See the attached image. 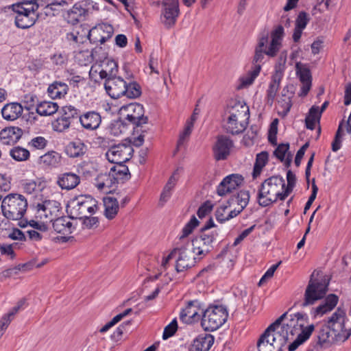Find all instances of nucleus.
<instances>
[{"label": "nucleus", "mask_w": 351, "mask_h": 351, "mask_svg": "<svg viewBox=\"0 0 351 351\" xmlns=\"http://www.w3.org/2000/svg\"><path fill=\"white\" fill-rule=\"evenodd\" d=\"M308 317L298 313L287 317V313L282 314L274 323L271 324L260 337L257 342L258 351H282L286 343L296 339L289 345V351H295L301 344L309 339L315 329L313 324L306 325Z\"/></svg>", "instance_id": "1"}, {"label": "nucleus", "mask_w": 351, "mask_h": 351, "mask_svg": "<svg viewBox=\"0 0 351 351\" xmlns=\"http://www.w3.org/2000/svg\"><path fill=\"white\" fill-rule=\"evenodd\" d=\"M249 117V108L246 105L230 101L224 110L223 127L228 133L240 134L245 130Z\"/></svg>", "instance_id": "2"}, {"label": "nucleus", "mask_w": 351, "mask_h": 351, "mask_svg": "<svg viewBox=\"0 0 351 351\" xmlns=\"http://www.w3.org/2000/svg\"><path fill=\"white\" fill-rule=\"evenodd\" d=\"M284 36V27L279 25L271 32L270 40H269L267 35L260 37L255 47L253 59L254 66L261 65V63L264 62L265 56L269 58L275 57L282 47Z\"/></svg>", "instance_id": "3"}, {"label": "nucleus", "mask_w": 351, "mask_h": 351, "mask_svg": "<svg viewBox=\"0 0 351 351\" xmlns=\"http://www.w3.org/2000/svg\"><path fill=\"white\" fill-rule=\"evenodd\" d=\"M289 194L285 189V181L280 176H271L266 179L260 186L257 195L258 204L266 207L277 200L285 199Z\"/></svg>", "instance_id": "4"}, {"label": "nucleus", "mask_w": 351, "mask_h": 351, "mask_svg": "<svg viewBox=\"0 0 351 351\" xmlns=\"http://www.w3.org/2000/svg\"><path fill=\"white\" fill-rule=\"evenodd\" d=\"M38 5L34 0H22L18 3L13 4L12 10L16 13V25L21 29L32 26L38 17Z\"/></svg>", "instance_id": "5"}, {"label": "nucleus", "mask_w": 351, "mask_h": 351, "mask_svg": "<svg viewBox=\"0 0 351 351\" xmlns=\"http://www.w3.org/2000/svg\"><path fill=\"white\" fill-rule=\"evenodd\" d=\"M27 207V199L20 194L11 193L6 195L1 203L3 215L12 220L21 219Z\"/></svg>", "instance_id": "6"}, {"label": "nucleus", "mask_w": 351, "mask_h": 351, "mask_svg": "<svg viewBox=\"0 0 351 351\" xmlns=\"http://www.w3.org/2000/svg\"><path fill=\"white\" fill-rule=\"evenodd\" d=\"M228 313L223 306H213L205 309L201 325L206 331H214L219 328L227 320Z\"/></svg>", "instance_id": "7"}, {"label": "nucleus", "mask_w": 351, "mask_h": 351, "mask_svg": "<svg viewBox=\"0 0 351 351\" xmlns=\"http://www.w3.org/2000/svg\"><path fill=\"white\" fill-rule=\"evenodd\" d=\"M329 281L326 278H313V274L306 288L302 306L314 304L324 298L328 291Z\"/></svg>", "instance_id": "8"}, {"label": "nucleus", "mask_w": 351, "mask_h": 351, "mask_svg": "<svg viewBox=\"0 0 351 351\" xmlns=\"http://www.w3.org/2000/svg\"><path fill=\"white\" fill-rule=\"evenodd\" d=\"M98 207L95 199L90 196H80L72 199L68 205L72 219H82L88 214H94Z\"/></svg>", "instance_id": "9"}, {"label": "nucleus", "mask_w": 351, "mask_h": 351, "mask_svg": "<svg viewBox=\"0 0 351 351\" xmlns=\"http://www.w3.org/2000/svg\"><path fill=\"white\" fill-rule=\"evenodd\" d=\"M217 237V232L202 231L199 235L192 240L193 252L197 256V259H201L211 250L213 243Z\"/></svg>", "instance_id": "10"}, {"label": "nucleus", "mask_w": 351, "mask_h": 351, "mask_svg": "<svg viewBox=\"0 0 351 351\" xmlns=\"http://www.w3.org/2000/svg\"><path fill=\"white\" fill-rule=\"evenodd\" d=\"M60 204L52 199H45L35 206V217L40 221L52 222L60 212Z\"/></svg>", "instance_id": "11"}, {"label": "nucleus", "mask_w": 351, "mask_h": 351, "mask_svg": "<svg viewBox=\"0 0 351 351\" xmlns=\"http://www.w3.org/2000/svg\"><path fill=\"white\" fill-rule=\"evenodd\" d=\"M144 112L143 105L138 103H130L121 106L119 109L120 114L136 126L147 123V118L144 116Z\"/></svg>", "instance_id": "12"}, {"label": "nucleus", "mask_w": 351, "mask_h": 351, "mask_svg": "<svg viewBox=\"0 0 351 351\" xmlns=\"http://www.w3.org/2000/svg\"><path fill=\"white\" fill-rule=\"evenodd\" d=\"M204 308L202 303L198 300L188 302L186 306L182 309L180 313V319L186 324H193L202 320Z\"/></svg>", "instance_id": "13"}, {"label": "nucleus", "mask_w": 351, "mask_h": 351, "mask_svg": "<svg viewBox=\"0 0 351 351\" xmlns=\"http://www.w3.org/2000/svg\"><path fill=\"white\" fill-rule=\"evenodd\" d=\"M161 21L167 27H171L180 14L178 0H162Z\"/></svg>", "instance_id": "14"}, {"label": "nucleus", "mask_w": 351, "mask_h": 351, "mask_svg": "<svg viewBox=\"0 0 351 351\" xmlns=\"http://www.w3.org/2000/svg\"><path fill=\"white\" fill-rule=\"evenodd\" d=\"M133 149L130 145L119 144L112 146L106 156L109 162L114 164L124 163L132 156Z\"/></svg>", "instance_id": "15"}, {"label": "nucleus", "mask_w": 351, "mask_h": 351, "mask_svg": "<svg viewBox=\"0 0 351 351\" xmlns=\"http://www.w3.org/2000/svg\"><path fill=\"white\" fill-rule=\"evenodd\" d=\"M176 252V269L177 271L181 272L185 269L194 265L195 260L197 258V256H195V254L193 252V250H191L185 247H178L173 250Z\"/></svg>", "instance_id": "16"}, {"label": "nucleus", "mask_w": 351, "mask_h": 351, "mask_svg": "<svg viewBox=\"0 0 351 351\" xmlns=\"http://www.w3.org/2000/svg\"><path fill=\"white\" fill-rule=\"evenodd\" d=\"M295 72L301 82L299 96L305 97L309 92L312 85V76L308 66L306 64L298 62L295 64Z\"/></svg>", "instance_id": "17"}, {"label": "nucleus", "mask_w": 351, "mask_h": 351, "mask_svg": "<svg viewBox=\"0 0 351 351\" xmlns=\"http://www.w3.org/2000/svg\"><path fill=\"white\" fill-rule=\"evenodd\" d=\"M233 147L232 141L224 135L219 136L213 147V156L216 160L227 159Z\"/></svg>", "instance_id": "18"}, {"label": "nucleus", "mask_w": 351, "mask_h": 351, "mask_svg": "<svg viewBox=\"0 0 351 351\" xmlns=\"http://www.w3.org/2000/svg\"><path fill=\"white\" fill-rule=\"evenodd\" d=\"M113 34V27L110 25L102 24L88 31V38L90 42L105 43Z\"/></svg>", "instance_id": "19"}, {"label": "nucleus", "mask_w": 351, "mask_h": 351, "mask_svg": "<svg viewBox=\"0 0 351 351\" xmlns=\"http://www.w3.org/2000/svg\"><path fill=\"white\" fill-rule=\"evenodd\" d=\"M243 182L239 174H230L223 179L217 186V192L220 196L226 195L239 188Z\"/></svg>", "instance_id": "20"}, {"label": "nucleus", "mask_w": 351, "mask_h": 351, "mask_svg": "<svg viewBox=\"0 0 351 351\" xmlns=\"http://www.w3.org/2000/svg\"><path fill=\"white\" fill-rule=\"evenodd\" d=\"M284 75V68L281 64L275 66V71L271 76V81L267 90L266 100L271 105L278 91L281 80Z\"/></svg>", "instance_id": "21"}, {"label": "nucleus", "mask_w": 351, "mask_h": 351, "mask_svg": "<svg viewBox=\"0 0 351 351\" xmlns=\"http://www.w3.org/2000/svg\"><path fill=\"white\" fill-rule=\"evenodd\" d=\"M104 84L106 93L113 99L123 96L125 90L126 82L120 77H114L106 80Z\"/></svg>", "instance_id": "22"}, {"label": "nucleus", "mask_w": 351, "mask_h": 351, "mask_svg": "<svg viewBox=\"0 0 351 351\" xmlns=\"http://www.w3.org/2000/svg\"><path fill=\"white\" fill-rule=\"evenodd\" d=\"M346 313L341 308H338L328 318L327 325L332 328L335 336H338L345 330Z\"/></svg>", "instance_id": "23"}, {"label": "nucleus", "mask_w": 351, "mask_h": 351, "mask_svg": "<svg viewBox=\"0 0 351 351\" xmlns=\"http://www.w3.org/2000/svg\"><path fill=\"white\" fill-rule=\"evenodd\" d=\"M339 302V298L335 294H329L325 300L317 307L313 308L311 314L314 317H322L332 311Z\"/></svg>", "instance_id": "24"}, {"label": "nucleus", "mask_w": 351, "mask_h": 351, "mask_svg": "<svg viewBox=\"0 0 351 351\" xmlns=\"http://www.w3.org/2000/svg\"><path fill=\"white\" fill-rule=\"evenodd\" d=\"M108 178L111 184L124 182L130 178L128 167L123 163L116 164L110 168Z\"/></svg>", "instance_id": "25"}, {"label": "nucleus", "mask_w": 351, "mask_h": 351, "mask_svg": "<svg viewBox=\"0 0 351 351\" xmlns=\"http://www.w3.org/2000/svg\"><path fill=\"white\" fill-rule=\"evenodd\" d=\"M81 125L88 130H94L98 128L101 122V117L95 111L86 112L79 117Z\"/></svg>", "instance_id": "26"}, {"label": "nucleus", "mask_w": 351, "mask_h": 351, "mask_svg": "<svg viewBox=\"0 0 351 351\" xmlns=\"http://www.w3.org/2000/svg\"><path fill=\"white\" fill-rule=\"evenodd\" d=\"M23 132L19 127H8L0 132V141L3 145H10L17 143Z\"/></svg>", "instance_id": "27"}, {"label": "nucleus", "mask_w": 351, "mask_h": 351, "mask_svg": "<svg viewBox=\"0 0 351 351\" xmlns=\"http://www.w3.org/2000/svg\"><path fill=\"white\" fill-rule=\"evenodd\" d=\"M56 183L61 189L70 191L80 183V177L72 172L61 173L58 176Z\"/></svg>", "instance_id": "28"}, {"label": "nucleus", "mask_w": 351, "mask_h": 351, "mask_svg": "<svg viewBox=\"0 0 351 351\" xmlns=\"http://www.w3.org/2000/svg\"><path fill=\"white\" fill-rule=\"evenodd\" d=\"M214 343V337L210 334H201L193 339L189 351H208Z\"/></svg>", "instance_id": "29"}, {"label": "nucleus", "mask_w": 351, "mask_h": 351, "mask_svg": "<svg viewBox=\"0 0 351 351\" xmlns=\"http://www.w3.org/2000/svg\"><path fill=\"white\" fill-rule=\"evenodd\" d=\"M53 222V230L59 234L69 235L71 234L76 228L75 224L73 221V219L66 217H58L54 219Z\"/></svg>", "instance_id": "30"}, {"label": "nucleus", "mask_w": 351, "mask_h": 351, "mask_svg": "<svg viewBox=\"0 0 351 351\" xmlns=\"http://www.w3.org/2000/svg\"><path fill=\"white\" fill-rule=\"evenodd\" d=\"M23 112V108L18 102L5 104L1 109V114L5 120L13 121L19 118Z\"/></svg>", "instance_id": "31"}, {"label": "nucleus", "mask_w": 351, "mask_h": 351, "mask_svg": "<svg viewBox=\"0 0 351 351\" xmlns=\"http://www.w3.org/2000/svg\"><path fill=\"white\" fill-rule=\"evenodd\" d=\"M86 16L81 2L76 3L73 8L67 11L64 19L68 23L75 25L83 20Z\"/></svg>", "instance_id": "32"}, {"label": "nucleus", "mask_w": 351, "mask_h": 351, "mask_svg": "<svg viewBox=\"0 0 351 351\" xmlns=\"http://www.w3.org/2000/svg\"><path fill=\"white\" fill-rule=\"evenodd\" d=\"M86 145L80 139L70 142L65 148L66 154L70 158L81 157L86 154Z\"/></svg>", "instance_id": "33"}, {"label": "nucleus", "mask_w": 351, "mask_h": 351, "mask_svg": "<svg viewBox=\"0 0 351 351\" xmlns=\"http://www.w3.org/2000/svg\"><path fill=\"white\" fill-rule=\"evenodd\" d=\"M68 90V85L66 83L58 81L53 82L47 88L48 95L52 99L64 97L67 94Z\"/></svg>", "instance_id": "34"}, {"label": "nucleus", "mask_w": 351, "mask_h": 351, "mask_svg": "<svg viewBox=\"0 0 351 351\" xmlns=\"http://www.w3.org/2000/svg\"><path fill=\"white\" fill-rule=\"evenodd\" d=\"M289 144L281 143L274 152V156L288 167L292 161V154L289 152Z\"/></svg>", "instance_id": "35"}, {"label": "nucleus", "mask_w": 351, "mask_h": 351, "mask_svg": "<svg viewBox=\"0 0 351 351\" xmlns=\"http://www.w3.org/2000/svg\"><path fill=\"white\" fill-rule=\"evenodd\" d=\"M104 215L108 219H114L119 210V202L116 198L112 197H106L104 199Z\"/></svg>", "instance_id": "36"}, {"label": "nucleus", "mask_w": 351, "mask_h": 351, "mask_svg": "<svg viewBox=\"0 0 351 351\" xmlns=\"http://www.w3.org/2000/svg\"><path fill=\"white\" fill-rule=\"evenodd\" d=\"M61 156L56 152L51 151L40 157L39 162L45 167L53 168L59 165Z\"/></svg>", "instance_id": "37"}, {"label": "nucleus", "mask_w": 351, "mask_h": 351, "mask_svg": "<svg viewBox=\"0 0 351 351\" xmlns=\"http://www.w3.org/2000/svg\"><path fill=\"white\" fill-rule=\"evenodd\" d=\"M118 71L117 63L113 60H107L102 64V69L99 73V77L102 80H108L110 77H117Z\"/></svg>", "instance_id": "38"}, {"label": "nucleus", "mask_w": 351, "mask_h": 351, "mask_svg": "<svg viewBox=\"0 0 351 351\" xmlns=\"http://www.w3.org/2000/svg\"><path fill=\"white\" fill-rule=\"evenodd\" d=\"M269 160V154L267 152H261L256 154V160L254 165L252 177L254 179L258 177Z\"/></svg>", "instance_id": "39"}, {"label": "nucleus", "mask_w": 351, "mask_h": 351, "mask_svg": "<svg viewBox=\"0 0 351 351\" xmlns=\"http://www.w3.org/2000/svg\"><path fill=\"white\" fill-rule=\"evenodd\" d=\"M261 70V65L256 64L253 66L252 70L250 71L246 75L240 77V85L239 88H243L252 85L258 77Z\"/></svg>", "instance_id": "40"}, {"label": "nucleus", "mask_w": 351, "mask_h": 351, "mask_svg": "<svg viewBox=\"0 0 351 351\" xmlns=\"http://www.w3.org/2000/svg\"><path fill=\"white\" fill-rule=\"evenodd\" d=\"M58 105L56 102L43 101L36 106V112L41 116H51L58 110Z\"/></svg>", "instance_id": "41"}, {"label": "nucleus", "mask_w": 351, "mask_h": 351, "mask_svg": "<svg viewBox=\"0 0 351 351\" xmlns=\"http://www.w3.org/2000/svg\"><path fill=\"white\" fill-rule=\"evenodd\" d=\"M331 331H332V328L327 324L322 326L317 334V343L319 346H328L334 341V337Z\"/></svg>", "instance_id": "42"}, {"label": "nucleus", "mask_w": 351, "mask_h": 351, "mask_svg": "<svg viewBox=\"0 0 351 351\" xmlns=\"http://www.w3.org/2000/svg\"><path fill=\"white\" fill-rule=\"evenodd\" d=\"M321 116L320 112L319 111V106H313L308 112V114L306 116L305 122L306 126L309 130H314L316 124L319 123Z\"/></svg>", "instance_id": "43"}, {"label": "nucleus", "mask_w": 351, "mask_h": 351, "mask_svg": "<svg viewBox=\"0 0 351 351\" xmlns=\"http://www.w3.org/2000/svg\"><path fill=\"white\" fill-rule=\"evenodd\" d=\"M84 39L85 36L82 34H80L79 32L77 30L67 33L65 36V40L73 49L77 48L79 44L83 43Z\"/></svg>", "instance_id": "44"}, {"label": "nucleus", "mask_w": 351, "mask_h": 351, "mask_svg": "<svg viewBox=\"0 0 351 351\" xmlns=\"http://www.w3.org/2000/svg\"><path fill=\"white\" fill-rule=\"evenodd\" d=\"M60 114L67 121L71 124L74 120L79 118V111L72 106H65L62 108Z\"/></svg>", "instance_id": "45"}, {"label": "nucleus", "mask_w": 351, "mask_h": 351, "mask_svg": "<svg viewBox=\"0 0 351 351\" xmlns=\"http://www.w3.org/2000/svg\"><path fill=\"white\" fill-rule=\"evenodd\" d=\"M198 220L195 217H192L190 221L182 228L181 234L179 236V240L184 243L186 238L192 233L194 228L198 226Z\"/></svg>", "instance_id": "46"}, {"label": "nucleus", "mask_w": 351, "mask_h": 351, "mask_svg": "<svg viewBox=\"0 0 351 351\" xmlns=\"http://www.w3.org/2000/svg\"><path fill=\"white\" fill-rule=\"evenodd\" d=\"M125 90L123 93V96H126L128 98L134 99L137 98L141 95V88L139 85L136 82H127Z\"/></svg>", "instance_id": "47"}, {"label": "nucleus", "mask_w": 351, "mask_h": 351, "mask_svg": "<svg viewBox=\"0 0 351 351\" xmlns=\"http://www.w3.org/2000/svg\"><path fill=\"white\" fill-rule=\"evenodd\" d=\"M10 156L16 161H25L29 157V152L21 147H15L10 151Z\"/></svg>", "instance_id": "48"}, {"label": "nucleus", "mask_w": 351, "mask_h": 351, "mask_svg": "<svg viewBox=\"0 0 351 351\" xmlns=\"http://www.w3.org/2000/svg\"><path fill=\"white\" fill-rule=\"evenodd\" d=\"M95 51H90L89 50H84L80 51L75 56V59L80 65H88L90 64L94 60Z\"/></svg>", "instance_id": "49"}, {"label": "nucleus", "mask_w": 351, "mask_h": 351, "mask_svg": "<svg viewBox=\"0 0 351 351\" xmlns=\"http://www.w3.org/2000/svg\"><path fill=\"white\" fill-rule=\"evenodd\" d=\"M250 193L247 191H241L233 201L237 204L240 210H243L248 204Z\"/></svg>", "instance_id": "50"}, {"label": "nucleus", "mask_w": 351, "mask_h": 351, "mask_svg": "<svg viewBox=\"0 0 351 351\" xmlns=\"http://www.w3.org/2000/svg\"><path fill=\"white\" fill-rule=\"evenodd\" d=\"M71 125L70 122L60 115L52 123V128L54 131L64 132L70 128Z\"/></svg>", "instance_id": "51"}, {"label": "nucleus", "mask_w": 351, "mask_h": 351, "mask_svg": "<svg viewBox=\"0 0 351 351\" xmlns=\"http://www.w3.org/2000/svg\"><path fill=\"white\" fill-rule=\"evenodd\" d=\"M343 121H342L339 123L337 131L336 132V134H335V138L332 143V150L335 152L339 150L341 147L342 137L343 135Z\"/></svg>", "instance_id": "52"}, {"label": "nucleus", "mask_w": 351, "mask_h": 351, "mask_svg": "<svg viewBox=\"0 0 351 351\" xmlns=\"http://www.w3.org/2000/svg\"><path fill=\"white\" fill-rule=\"evenodd\" d=\"M127 130V125L121 120H117L110 124V133L114 136H119Z\"/></svg>", "instance_id": "53"}, {"label": "nucleus", "mask_w": 351, "mask_h": 351, "mask_svg": "<svg viewBox=\"0 0 351 351\" xmlns=\"http://www.w3.org/2000/svg\"><path fill=\"white\" fill-rule=\"evenodd\" d=\"M178 330V322L176 319H173L168 325H167L162 333V339L167 340L171 337Z\"/></svg>", "instance_id": "54"}, {"label": "nucleus", "mask_w": 351, "mask_h": 351, "mask_svg": "<svg viewBox=\"0 0 351 351\" xmlns=\"http://www.w3.org/2000/svg\"><path fill=\"white\" fill-rule=\"evenodd\" d=\"M278 122L277 119H274L269 127L268 140L273 145H276L277 142Z\"/></svg>", "instance_id": "55"}, {"label": "nucleus", "mask_w": 351, "mask_h": 351, "mask_svg": "<svg viewBox=\"0 0 351 351\" xmlns=\"http://www.w3.org/2000/svg\"><path fill=\"white\" fill-rule=\"evenodd\" d=\"M47 144V141L43 136H36L33 138L29 143V146L38 149H44Z\"/></svg>", "instance_id": "56"}, {"label": "nucleus", "mask_w": 351, "mask_h": 351, "mask_svg": "<svg viewBox=\"0 0 351 351\" xmlns=\"http://www.w3.org/2000/svg\"><path fill=\"white\" fill-rule=\"evenodd\" d=\"M81 3L84 8L86 16L94 10H99V8L97 3L90 0H86L81 1Z\"/></svg>", "instance_id": "57"}, {"label": "nucleus", "mask_w": 351, "mask_h": 351, "mask_svg": "<svg viewBox=\"0 0 351 351\" xmlns=\"http://www.w3.org/2000/svg\"><path fill=\"white\" fill-rule=\"evenodd\" d=\"M308 22V18L306 12H302L298 16L295 21V27L304 29Z\"/></svg>", "instance_id": "58"}, {"label": "nucleus", "mask_w": 351, "mask_h": 351, "mask_svg": "<svg viewBox=\"0 0 351 351\" xmlns=\"http://www.w3.org/2000/svg\"><path fill=\"white\" fill-rule=\"evenodd\" d=\"M47 223L49 222L44 221H37L34 220H31L29 221V226L34 228L37 231L38 230L41 232H45L49 229Z\"/></svg>", "instance_id": "59"}, {"label": "nucleus", "mask_w": 351, "mask_h": 351, "mask_svg": "<svg viewBox=\"0 0 351 351\" xmlns=\"http://www.w3.org/2000/svg\"><path fill=\"white\" fill-rule=\"evenodd\" d=\"M52 62L58 66H62L67 61V56L64 53H56L51 58Z\"/></svg>", "instance_id": "60"}, {"label": "nucleus", "mask_w": 351, "mask_h": 351, "mask_svg": "<svg viewBox=\"0 0 351 351\" xmlns=\"http://www.w3.org/2000/svg\"><path fill=\"white\" fill-rule=\"evenodd\" d=\"M212 205L210 202L204 203L197 210V215L199 218L204 217L212 210Z\"/></svg>", "instance_id": "61"}, {"label": "nucleus", "mask_w": 351, "mask_h": 351, "mask_svg": "<svg viewBox=\"0 0 351 351\" xmlns=\"http://www.w3.org/2000/svg\"><path fill=\"white\" fill-rule=\"evenodd\" d=\"M83 218V224L86 228L88 229L92 228L94 226H97L99 222L97 217H88L86 215V217H84Z\"/></svg>", "instance_id": "62"}, {"label": "nucleus", "mask_w": 351, "mask_h": 351, "mask_svg": "<svg viewBox=\"0 0 351 351\" xmlns=\"http://www.w3.org/2000/svg\"><path fill=\"white\" fill-rule=\"evenodd\" d=\"M179 178L178 170L175 171L171 176L169 178L167 183L165 184V187L167 189H169L173 190L174 186H176Z\"/></svg>", "instance_id": "63"}, {"label": "nucleus", "mask_w": 351, "mask_h": 351, "mask_svg": "<svg viewBox=\"0 0 351 351\" xmlns=\"http://www.w3.org/2000/svg\"><path fill=\"white\" fill-rule=\"evenodd\" d=\"M23 190L27 194H32L38 190V185L34 181H29L24 184Z\"/></svg>", "instance_id": "64"}]
</instances>
